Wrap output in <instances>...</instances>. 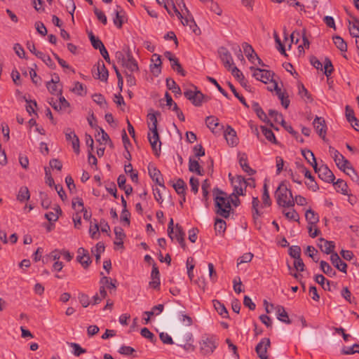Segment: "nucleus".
Listing matches in <instances>:
<instances>
[{"mask_svg": "<svg viewBox=\"0 0 359 359\" xmlns=\"http://www.w3.org/2000/svg\"><path fill=\"white\" fill-rule=\"evenodd\" d=\"M341 296L350 304L354 303L355 304V297H352V294L351 291L348 290L347 287H344L341 290Z\"/></svg>", "mask_w": 359, "mask_h": 359, "instance_id": "obj_56", "label": "nucleus"}, {"mask_svg": "<svg viewBox=\"0 0 359 359\" xmlns=\"http://www.w3.org/2000/svg\"><path fill=\"white\" fill-rule=\"evenodd\" d=\"M252 107L260 120L269 123V120L268 119L266 114L257 102H254L252 104Z\"/></svg>", "mask_w": 359, "mask_h": 359, "instance_id": "obj_35", "label": "nucleus"}, {"mask_svg": "<svg viewBox=\"0 0 359 359\" xmlns=\"http://www.w3.org/2000/svg\"><path fill=\"white\" fill-rule=\"evenodd\" d=\"M269 115L273 118L274 121L276 123H280L282 126L286 125V122L283 118V116L278 113L277 111L273 109H270L269 111Z\"/></svg>", "mask_w": 359, "mask_h": 359, "instance_id": "obj_47", "label": "nucleus"}, {"mask_svg": "<svg viewBox=\"0 0 359 359\" xmlns=\"http://www.w3.org/2000/svg\"><path fill=\"white\" fill-rule=\"evenodd\" d=\"M305 217L308 223L311 225H315L319 222V216L312 209L306 211Z\"/></svg>", "mask_w": 359, "mask_h": 359, "instance_id": "obj_34", "label": "nucleus"}, {"mask_svg": "<svg viewBox=\"0 0 359 359\" xmlns=\"http://www.w3.org/2000/svg\"><path fill=\"white\" fill-rule=\"evenodd\" d=\"M126 177L124 175H120L117 179V183L118 187L123 189L127 196L130 195L133 192V187L130 185H126Z\"/></svg>", "mask_w": 359, "mask_h": 359, "instance_id": "obj_28", "label": "nucleus"}, {"mask_svg": "<svg viewBox=\"0 0 359 359\" xmlns=\"http://www.w3.org/2000/svg\"><path fill=\"white\" fill-rule=\"evenodd\" d=\"M57 80H54L53 79L51 81L47 82L46 87L48 91L52 95H60L62 94V86L59 85L58 83L60 81V78L58 76H56Z\"/></svg>", "mask_w": 359, "mask_h": 359, "instance_id": "obj_19", "label": "nucleus"}, {"mask_svg": "<svg viewBox=\"0 0 359 359\" xmlns=\"http://www.w3.org/2000/svg\"><path fill=\"white\" fill-rule=\"evenodd\" d=\"M313 163L314 171L318 173L320 179L325 182H334V175L326 165H322L318 167L316 158H313Z\"/></svg>", "mask_w": 359, "mask_h": 359, "instance_id": "obj_3", "label": "nucleus"}, {"mask_svg": "<svg viewBox=\"0 0 359 359\" xmlns=\"http://www.w3.org/2000/svg\"><path fill=\"white\" fill-rule=\"evenodd\" d=\"M140 333L143 337L149 339L152 343H155L157 340L154 334L147 327L142 328Z\"/></svg>", "mask_w": 359, "mask_h": 359, "instance_id": "obj_61", "label": "nucleus"}, {"mask_svg": "<svg viewBox=\"0 0 359 359\" xmlns=\"http://www.w3.org/2000/svg\"><path fill=\"white\" fill-rule=\"evenodd\" d=\"M233 186V192L237 195L245 196L246 188L248 187L247 180L241 175H236L235 179H231Z\"/></svg>", "mask_w": 359, "mask_h": 359, "instance_id": "obj_6", "label": "nucleus"}, {"mask_svg": "<svg viewBox=\"0 0 359 359\" xmlns=\"http://www.w3.org/2000/svg\"><path fill=\"white\" fill-rule=\"evenodd\" d=\"M283 213L285 217L290 220L299 221V215L294 209H291L288 211L283 210Z\"/></svg>", "mask_w": 359, "mask_h": 359, "instance_id": "obj_51", "label": "nucleus"}, {"mask_svg": "<svg viewBox=\"0 0 359 359\" xmlns=\"http://www.w3.org/2000/svg\"><path fill=\"white\" fill-rule=\"evenodd\" d=\"M151 133H148V140L151 144V149L156 155L158 156L161 152V142L160 141L159 135L157 128L149 129Z\"/></svg>", "mask_w": 359, "mask_h": 359, "instance_id": "obj_7", "label": "nucleus"}, {"mask_svg": "<svg viewBox=\"0 0 359 359\" xmlns=\"http://www.w3.org/2000/svg\"><path fill=\"white\" fill-rule=\"evenodd\" d=\"M250 70L253 71L252 76L259 81L266 83L268 81H271L273 83L275 81L273 79V76H274V73L269 70L262 69L259 68H255L254 67H251Z\"/></svg>", "mask_w": 359, "mask_h": 359, "instance_id": "obj_4", "label": "nucleus"}, {"mask_svg": "<svg viewBox=\"0 0 359 359\" xmlns=\"http://www.w3.org/2000/svg\"><path fill=\"white\" fill-rule=\"evenodd\" d=\"M172 187L179 195L183 196V201H185V190L187 185L184 181L179 178L175 183L172 184Z\"/></svg>", "mask_w": 359, "mask_h": 359, "instance_id": "obj_29", "label": "nucleus"}, {"mask_svg": "<svg viewBox=\"0 0 359 359\" xmlns=\"http://www.w3.org/2000/svg\"><path fill=\"white\" fill-rule=\"evenodd\" d=\"M93 100L95 102L100 106L104 109H107L108 108V104L106 102L105 98L101 94H95L93 95Z\"/></svg>", "mask_w": 359, "mask_h": 359, "instance_id": "obj_46", "label": "nucleus"}, {"mask_svg": "<svg viewBox=\"0 0 359 359\" xmlns=\"http://www.w3.org/2000/svg\"><path fill=\"white\" fill-rule=\"evenodd\" d=\"M346 12L348 11L346 9ZM353 19V21L348 20L349 24V32L350 34L353 37L359 36V19L355 16L351 15L350 13H347Z\"/></svg>", "mask_w": 359, "mask_h": 359, "instance_id": "obj_23", "label": "nucleus"}, {"mask_svg": "<svg viewBox=\"0 0 359 359\" xmlns=\"http://www.w3.org/2000/svg\"><path fill=\"white\" fill-rule=\"evenodd\" d=\"M53 209L55 211V212H48L45 214V217L49 222H56L59 218V215L62 214V210L58 205H56Z\"/></svg>", "mask_w": 359, "mask_h": 359, "instance_id": "obj_36", "label": "nucleus"}, {"mask_svg": "<svg viewBox=\"0 0 359 359\" xmlns=\"http://www.w3.org/2000/svg\"><path fill=\"white\" fill-rule=\"evenodd\" d=\"M171 62V67L173 70L176 71L180 75L184 76L186 75V72L183 69L181 64L180 63L178 59L176 57Z\"/></svg>", "mask_w": 359, "mask_h": 359, "instance_id": "obj_50", "label": "nucleus"}, {"mask_svg": "<svg viewBox=\"0 0 359 359\" xmlns=\"http://www.w3.org/2000/svg\"><path fill=\"white\" fill-rule=\"evenodd\" d=\"M36 56L37 57L40 58L41 60H42V61L47 66L50 67L51 69H54L55 68V65L53 62V60H51V58L50 57L49 55H47L44 54L43 53L41 52V53H36Z\"/></svg>", "mask_w": 359, "mask_h": 359, "instance_id": "obj_42", "label": "nucleus"}, {"mask_svg": "<svg viewBox=\"0 0 359 359\" xmlns=\"http://www.w3.org/2000/svg\"><path fill=\"white\" fill-rule=\"evenodd\" d=\"M166 86L167 88L172 90V92L177 95H180L182 94V90L178 85L176 84L175 81L170 78H168L166 79Z\"/></svg>", "mask_w": 359, "mask_h": 359, "instance_id": "obj_38", "label": "nucleus"}, {"mask_svg": "<svg viewBox=\"0 0 359 359\" xmlns=\"http://www.w3.org/2000/svg\"><path fill=\"white\" fill-rule=\"evenodd\" d=\"M242 46L243 48V51H244L246 57H248V59L252 63H254V59L255 58V52L253 48L252 47V46L246 42H244L242 44Z\"/></svg>", "mask_w": 359, "mask_h": 359, "instance_id": "obj_37", "label": "nucleus"}, {"mask_svg": "<svg viewBox=\"0 0 359 359\" xmlns=\"http://www.w3.org/2000/svg\"><path fill=\"white\" fill-rule=\"evenodd\" d=\"M301 152L306 161L313 168V158H316L313 153L311 150L306 149H302Z\"/></svg>", "mask_w": 359, "mask_h": 359, "instance_id": "obj_49", "label": "nucleus"}, {"mask_svg": "<svg viewBox=\"0 0 359 359\" xmlns=\"http://www.w3.org/2000/svg\"><path fill=\"white\" fill-rule=\"evenodd\" d=\"M200 345L201 353L204 355L211 354L217 347L215 341L209 338L202 340Z\"/></svg>", "mask_w": 359, "mask_h": 359, "instance_id": "obj_13", "label": "nucleus"}, {"mask_svg": "<svg viewBox=\"0 0 359 359\" xmlns=\"http://www.w3.org/2000/svg\"><path fill=\"white\" fill-rule=\"evenodd\" d=\"M205 123L213 133H217L220 132L223 128V126L219 124L218 118L214 116L206 117Z\"/></svg>", "mask_w": 359, "mask_h": 359, "instance_id": "obj_17", "label": "nucleus"}, {"mask_svg": "<svg viewBox=\"0 0 359 359\" xmlns=\"http://www.w3.org/2000/svg\"><path fill=\"white\" fill-rule=\"evenodd\" d=\"M289 255L295 259L301 257V248L298 245H292L289 248Z\"/></svg>", "mask_w": 359, "mask_h": 359, "instance_id": "obj_58", "label": "nucleus"}, {"mask_svg": "<svg viewBox=\"0 0 359 359\" xmlns=\"http://www.w3.org/2000/svg\"><path fill=\"white\" fill-rule=\"evenodd\" d=\"M313 125L318 135L325 140L327 133V126L325 119L322 117L316 116L313 121Z\"/></svg>", "mask_w": 359, "mask_h": 359, "instance_id": "obj_11", "label": "nucleus"}, {"mask_svg": "<svg viewBox=\"0 0 359 359\" xmlns=\"http://www.w3.org/2000/svg\"><path fill=\"white\" fill-rule=\"evenodd\" d=\"M219 53L225 67L229 69L233 65V59L230 53L226 48L221 47L219 50Z\"/></svg>", "mask_w": 359, "mask_h": 359, "instance_id": "obj_22", "label": "nucleus"}, {"mask_svg": "<svg viewBox=\"0 0 359 359\" xmlns=\"http://www.w3.org/2000/svg\"><path fill=\"white\" fill-rule=\"evenodd\" d=\"M271 346L269 338H263L255 347V351L260 359H269L267 356L268 348Z\"/></svg>", "mask_w": 359, "mask_h": 359, "instance_id": "obj_8", "label": "nucleus"}, {"mask_svg": "<svg viewBox=\"0 0 359 359\" xmlns=\"http://www.w3.org/2000/svg\"><path fill=\"white\" fill-rule=\"evenodd\" d=\"M228 86L229 87V88L231 89V90L232 91V93H233V95H235L236 97H237L239 101L246 107H249L248 104H247L245 98L241 95L236 90V88L234 87V86L231 83V82H229L228 83Z\"/></svg>", "mask_w": 359, "mask_h": 359, "instance_id": "obj_54", "label": "nucleus"}, {"mask_svg": "<svg viewBox=\"0 0 359 359\" xmlns=\"http://www.w3.org/2000/svg\"><path fill=\"white\" fill-rule=\"evenodd\" d=\"M66 140L68 142H72V148L76 154H79L80 152V142L78 136L75 134L74 131L71 128H67L64 131Z\"/></svg>", "mask_w": 359, "mask_h": 359, "instance_id": "obj_9", "label": "nucleus"}, {"mask_svg": "<svg viewBox=\"0 0 359 359\" xmlns=\"http://www.w3.org/2000/svg\"><path fill=\"white\" fill-rule=\"evenodd\" d=\"M333 183L335 185L336 188L338 190L341 191V194H343L344 195L348 194V191H347L348 186L344 180H338L336 182H333Z\"/></svg>", "mask_w": 359, "mask_h": 359, "instance_id": "obj_55", "label": "nucleus"}, {"mask_svg": "<svg viewBox=\"0 0 359 359\" xmlns=\"http://www.w3.org/2000/svg\"><path fill=\"white\" fill-rule=\"evenodd\" d=\"M333 158L336 163L337 166L344 172H346V166L350 165V162L346 160L344 156L341 154L337 150L334 151Z\"/></svg>", "mask_w": 359, "mask_h": 359, "instance_id": "obj_18", "label": "nucleus"}, {"mask_svg": "<svg viewBox=\"0 0 359 359\" xmlns=\"http://www.w3.org/2000/svg\"><path fill=\"white\" fill-rule=\"evenodd\" d=\"M121 12L118 10L115 11L116 17L114 19V23L118 28H121L123 24V15L121 14Z\"/></svg>", "mask_w": 359, "mask_h": 359, "instance_id": "obj_63", "label": "nucleus"}, {"mask_svg": "<svg viewBox=\"0 0 359 359\" xmlns=\"http://www.w3.org/2000/svg\"><path fill=\"white\" fill-rule=\"evenodd\" d=\"M127 59L126 60V62H124L122 66L127 68L130 72H138L139 67L137 65V62L135 59L133 57L132 55V52L130 50L129 47H127L125 50Z\"/></svg>", "mask_w": 359, "mask_h": 359, "instance_id": "obj_10", "label": "nucleus"}, {"mask_svg": "<svg viewBox=\"0 0 359 359\" xmlns=\"http://www.w3.org/2000/svg\"><path fill=\"white\" fill-rule=\"evenodd\" d=\"M320 267L322 271L330 277H334L337 275L336 271L325 261H321L320 262Z\"/></svg>", "mask_w": 359, "mask_h": 359, "instance_id": "obj_39", "label": "nucleus"}, {"mask_svg": "<svg viewBox=\"0 0 359 359\" xmlns=\"http://www.w3.org/2000/svg\"><path fill=\"white\" fill-rule=\"evenodd\" d=\"M151 278V280L149 282V286L153 289L158 290L160 287V274L158 268L155 263L152 265Z\"/></svg>", "mask_w": 359, "mask_h": 359, "instance_id": "obj_15", "label": "nucleus"}, {"mask_svg": "<svg viewBox=\"0 0 359 359\" xmlns=\"http://www.w3.org/2000/svg\"><path fill=\"white\" fill-rule=\"evenodd\" d=\"M212 302H213V306H214L215 310L217 311V313L222 318H228L229 313H228V311H227L226 308L225 307L224 304L223 303L220 302L219 300H216V299L213 300Z\"/></svg>", "mask_w": 359, "mask_h": 359, "instance_id": "obj_30", "label": "nucleus"}, {"mask_svg": "<svg viewBox=\"0 0 359 359\" xmlns=\"http://www.w3.org/2000/svg\"><path fill=\"white\" fill-rule=\"evenodd\" d=\"M261 130L265 137L271 142L278 144V141L275 137L274 133L271 129L267 128L266 126H261Z\"/></svg>", "mask_w": 359, "mask_h": 359, "instance_id": "obj_40", "label": "nucleus"}, {"mask_svg": "<svg viewBox=\"0 0 359 359\" xmlns=\"http://www.w3.org/2000/svg\"><path fill=\"white\" fill-rule=\"evenodd\" d=\"M330 261L334 266L339 271L344 273H347V264L341 259L337 252L332 253L330 255Z\"/></svg>", "mask_w": 359, "mask_h": 359, "instance_id": "obj_16", "label": "nucleus"}, {"mask_svg": "<svg viewBox=\"0 0 359 359\" xmlns=\"http://www.w3.org/2000/svg\"><path fill=\"white\" fill-rule=\"evenodd\" d=\"M29 198H30V194H29L28 188L27 187H21L18 191V194L17 196V199L19 201L22 202L24 201L29 200Z\"/></svg>", "mask_w": 359, "mask_h": 359, "instance_id": "obj_43", "label": "nucleus"}, {"mask_svg": "<svg viewBox=\"0 0 359 359\" xmlns=\"http://www.w3.org/2000/svg\"><path fill=\"white\" fill-rule=\"evenodd\" d=\"M97 79L102 81H107L109 76V72L102 60H99L97 63Z\"/></svg>", "mask_w": 359, "mask_h": 359, "instance_id": "obj_24", "label": "nucleus"}, {"mask_svg": "<svg viewBox=\"0 0 359 359\" xmlns=\"http://www.w3.org/2000/svg\"><path fill=\"white\" fill-rule=\"evenodd\" d=\"M276 311L277 313V318L279 320L286 324H291L292 322L288 316V314L283 306L278 305L276 307Z\"/></svg>", "mask_w": 359, "mask_h": 359, "instance_id": "obj_26", "label": "nucleus"}, {"mask_svg": "<svg viewBox=\"0 0 359 359\" xmlns=\"http://www.w3.org/2000/svg\"><path fill=\"white\" fill-rule=\"evenodd\" d=\"M355 353H359V344H355L352 346L342 349V353L345 355H351Z\"/></svg>", "mask_w": 359, "mask_h": 359, "instance_id": "obj_64", "label": "nucleus"}, {"mask_svg": "<svg viewBox=\"0 0 359 359\" xmlns=\"http://www.w3.org/2000/svg\"><path fill=\"white\" fill-rule=\"evenodd\" d=\"M184 236L185 233L183 231L182 227L179 224H177L175 225V236H173V238H175V239L183 248H184L186 245L184 241Z\"/></svg>", "mask_w": 359, "mask_h": 359, "instance_id": "obj_27", "label": "nucleus"}, {"mask_svg": "<svg viewBox=\"0 0 359 359\" xmlns=\"http://www.w3.org/2000/svg\"><path fill=\"white\" fill-rule=\"evenodd\" d=\"M124 170L126 173L130 174V178L133 182H138V173L137 172H134L131 163H129L128 164H125Z\"/></svg>", "mask_w": 359, "mask_h": 359, "instance_id": "obj_48", "label": "nucleus"}, {"mask_svg": "<svg viewBox=\"0 0 359 359\" xmlns=\"http://www.w3.org/2000/svg\"><path fill=\"white\" fill-rule=\"evenodd\" d=\"M40 199H41V206L44 209H48L50 207L51 205V201L48 198V195L45 193L41 192L40 193Z\"/></svg>", "mask_w": 359, "mask_h": 359, "instance_id": "obj_59", "label": "nucleus"}, {"mask_svg": "<svg viewBox=\"0 0 359 359\" xmlns=\"http://www.w3.org/2000/svg\"><path fill=\"white\" fill-rule=\"evenodd\" d=\"M69 345L74 349L73 353L76 356H79L80 355L86 353V350L83 348L79 344L70 343Z\"/></svg>", "mask_w": 359, "mask_h": 359, "instance_id": "obj_62", "label": "nucleus"}, {"mask_svg": "<svg viewBox=\"0 0 359 359\" xmlns=\"http://www.w3.org/2000/svg\"><path fill=\"white\" fill-rule=\"evenodd\" d=\"M79 255L76 257L77 261L81 263L83 268L87 269L91 263L88 251L84 248H80L78 250Z\"/></svg>", "mask_w": 359, "mask_h": 359, "instance_id": "obj_21", "label": "nucleus"}, {"mask_svg": "<svg viewBox=\"0 0 359 359\" xmlns=\"http://www.w3.org/2000/svg\"><path fill=\"white\" fill-rule=\"evenodd\" d=\"M318 246L323 252L327 255H332V253H334V249L335 248V245L333 241H328L320 238L318 239Z\"/></svg>", "mask_w": 359, "mask_h": 359, "instance_id": "obj_14", "label": "nucleus"}, {"mask_svg": "<svg viewBox=\"0 0 359 359\" xmlns=\"http://www.w3.org/2000/svg\"><path fill=\"white\" fill-rule=\"evenodd\" d=\"M189 170L191 172H196L198 175H203V170L198 161L191 158L189 161Z\"/></svg>", "mask_w": 359, "mask_h": 359, "instance_id": "obj_33", "label": "nucleus"}, {"mask_svg": "<svg viewBox=\"0 0 359 359\" xmlns=\"http://www.w3.org/2000/svg\"><path fill=\"white\" fill-rule=\"evenodd\" d=\"M148 171L150 177L154 182L163 189L165 188L164 185L163 178L161 173V171L155 166L149 165L148 166Z\"/></svg>", "mask_w": 359, "mask_h": 359, "instance_id": "obj_12", "label": "nucleus"}, {"mask_svg": "<svg viewBox=\"0 0 359 359\" xmlns=\"http://www.w3.org/2000/svg\"><path fill=\"white\" fill-rule=\"evenodd\" d=\"M170 315H176L178 314L180 317H182L180 319L182 322H186V325L189 326L192 324V319L189 316L186 315L184 313V307L181 305L180 303H177L175 305H171L167 309Z\"/></svg>", "mask_w": 359, "mask_h": 359, "instance_id": "obj_5", "label": "nucleus"}, {"mask_svg": "<svg viewBox=\"0 0 359 359\" xmlns=\"http://www.w3.org/2000/svg\"><path fill=\"white\" fill-rule=\"evenodd\" d=\"M72 91L79 95H86V90L84 89L83 85L79 81L74 83V87L72 88Z\"/></svg>", "mask_w": 359, "mask_h": 359, "instance_id": "obj_60", "label": "nucleus"}, {"mask_svg": "<svg viewBox=\"0 0 359 359\" xmlns=\"http://www.w3.org/2000/svg\"><path fill=\"white\" fill-rule=\"evenodd\" d=\"M194 88H195V93H194L195 100L194 102V105L196 107H200L202 105V103L203 102H208L210 100V98L208 96L203 94L200 90H198L196 86H194Z\"/></svg>", "mask_w": 359, "mask_h": 359, "instance_id": "obj_32", "label": "nucleus"}, {"mask_svg": "<svg viewBox=\"0 0 359 359\" xmlns=\"http://www.w3.org/2000/svg\"><path fill=\"white\" fill-rule=\"evenodd\" d=\"M333 41L338 49L341 52L347 51V43L346 41L339 36H335L333 37Z\"/></svg>", "mask_w": 359, "mask_h": 359, "instance_id": "obj_41", "label": "nucleus"}, {"mask_svg": "<svg viewBox=\"0 0 359 359\" xmlns=\"http://www.w3.org/2000/svg\"><path fill=\"white\" fill-rule=\"evenodd\" d=\"M114 233L116 239V241H114V244L121 248H123V239L126 237V234L123 229L119 226H116L114 228Z\"/></svg>", "mask_w": 359, "mask_h": 359, "instance_id": "obj_31", "label": "nucleus"}, {"mask_svg": "<svg viewBox=\"0 0 359 359\" xmlns=\"http://www.w3.org/2000/svg\"><path fill=\"white\" fill-rule=\"evenodd\" d=\"M194 259L193 257H189L187 260V273L189 279L192 280L194 278V273L193 270L194 269Z\"/></svg>", "mask_w": 359, "mask_h": 359, "instance_id": "obj_57", "label": "nucleus"}, {"mask_svg": "<svg viewBox=\"0 0 359 359\" xmlns=\"http://www.w3.org/2000/svg\"><path fill=\"white\" fill-rule=\"evenodd\" d=\"M213 194H216L214 201L215 205V212L222 217L228 218L230 212L232 210L231 203L235 207H238L241 204V201L238 198L237 194L232 193L230 196L231 199L226 196V194L215 188L213 189Z\"/></svg>", "mask_w": 359, "mask_h": 359, "instance_id": "obj_1", "label": "nucleus"}, {"mask_svg": "<svg viewBox=\"0 0 359 359\" xmlns=\"http://www.w3.org/2000/svg\"><path fill=\"white\" fill-rule=\"evenodd\" d=\"M226 228V224L222 219H216L215 222V229L216 233H224Z\"/></svg>", "mask_w": 359, "mask_h": 359, "instance_id": "obj_45", "label": "nucleus"}, {"mask_svg": "<svg viewBox=\"0 0 359 359\" xmlns=\"http://www.w3.org/2000/svg\"><path fill=\"white\" fill-rule=\"evenodd\" d=\"M224 137L229 145L235 146L238 144L236 133L233 128L228 126L224 131Z\"/></svg>", "mask_w": 359, "mask_h": 359, "instance_id": "obj_20", "label": "nucleus"}, {"mask_svg": "<svg viewBox=\"0 0 359 359\" xmlns=\"http://www.w3.org/2000/svg\"><path fill=\"white\" fill-rule=\"evenodd\" d=\"M324 74L327 77L330 76L334 71V67L331 60L328 57H325L324 61Z\"/></svg>", "mask_w": 359, "mask_h": 359, "instance_id": "obj_53", "label": "nucleus"}, {"mask_svg": "<svg viewBox=\"0 0 359 359\" xmlns=\"http://www.w3.org/2000/svg\"><path fill=\"white\" fill-rule=\"evenodd\" d=\"M277 204L283 208L294 207V198L292 191L287 187V182L282 181L275 192Z\"/></svg>", "mask_w": 359, "mask_h": 359, "instance_id": "obj_2", "label": "nucleus"}, {"mask_svg": "<svg viewBox=\"0 0 359 359\" xmlns=\"http://www.w3.org/2000/svg\"><path fill=\"white\" fill-rule=\"evenodd\" d=\"M259 200L258 197H253L252 205V217L254 219H257L259 218V217L261 216L262 213L258 210V207L259 205Z\"/></svg>", "mask_w": 359, "mask_h": 359, "instance_id": "obj_44", "label": "nucleus"}, {"mask_svg": "<svg viewBox=\"0 0 359 359\" xmlns=\"http://www.w3.org/2000/svg\"><path fill=\"white\" fill-rule=\"evenodd\" d=\"M99 224L95 219L94 224H93V222H90L89 227V233L92 238H97V236H99Z\"/></svg>", "mask_w": 359, "mask_h": 359, "instance_id": "obj_52", "label": "nucleus"}, {"mask_svg": "<svg viewBox=\"0 0 359 359\" xmlns=\"http://www.w3.org/2000/svg\"><path fill=\"white\" fill-rule=\"evenodd\" d=\"M239 164L243 171L247 172L249 175H254L256 172L255 170L252 169L248 163V157L245 154H239Z\"/></svg>", "mask_w": 359, "mask_h": 359, "instance_id": "obj_25", "label": "nucleus"}]
</instances>
